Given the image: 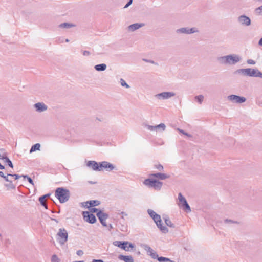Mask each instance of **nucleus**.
Instances as JSON below:
<instances>
[{
    "instance_id": "obj_1",
    "label": "nucleus",
    "mask_w": 262,
    "mask_h": 262,
    "mask_svg": "<svg viewBox=\"0 0 262 262\" xmlns=\"http://www.w3.org/2000/svg\"><path fill=\"white\" fill-rule=\"evenodd\" d=\"M242 60L241 57L237 54H230L217 58V61L222 64L234 65Z\"/></svg>"
},
{
    "instance_id": "obj_2",
    "label": "nucleus",
    "mask_w": 262,
    "mask_h": 262,
    "mask_svg": "<svg viewBox=\"0 0 262 262\" xmlns=\"http://www.w3.org/2000/svg\"><path fill=\"white\" fill-rule=\"evenodd\" d=\"M55 196L59 200L60 203L67 202L70 198V191L63 187L57 188L55 192Z\"/></svg>"
},
{
    "instance_id": "obj_3",
    "label": "nucleus",
    "mask_w": 262,
    "mask_h": 262,
    "mask_svg": "<svg viewBox=\"0 0 262 262\" xmlns=\"http://www.w3.org/2000/svg\"><path fill=\"white\" fill-rule=\"evenodd\" d=\"M143 184L149 188H152L156 190H160L163 185L162 182L151 178L145 179Z\"/></svg>"
},
{
    "instance_id": "obj_4",
    "label": "nucleus",
    "mask_w": 262,
    "mask_h": 262,
    "mask_svg": "<svg viewBox=\"0 0 262 262\" xmlns=\"http://www.w3.org/2000/svg\"><path fill=\"white\" fill-rule=\"evenodd\" d=\"M68 233L64 228H60L57 234V240L61 245H63L67 242Z\"/></svg>"
},
{
    "instance_id": "obj_5",
    "label": "nucleus",
    "mask_w": 262,
    "mask_h": 262,
    "mask_svg": "<svg viewBox=\"0 0 262 262\" xmlns=\"http://www.w3.org/2000/svg\"><path fill=\"white\" fill-rule=\"evenodd\" d=\"M178 200L179 201V206L180 207H182L187 212L191 211L189 204L181 193H179L178 194Z\"/></svg>"
},
{
    "instance_id": "obj_6",
    "label": "nucleus",
    "mask_w": 262,
    "mask_h": 262,
    "mask_svg": "<svg viewBox=\"0 0 262 262\" xmlns=\"http://www.w3.org/2000/svg\"><path fill=\"white\" fill-rule=\"evenodd\" d=\"M152 219L156 223L157 227L163 233H167L168 232L167 228L166 226H162V220L160 215L157 214Z\"/></svg>"
},
{
    "instance_id": "obj_7",
    "label": "nucleus",
    "mask_w": 262,
    "mask_h": 262,
    "mask_svg": "<svg viewBox=\"0 0 262 262\" xmlns=\"http://www.w3.org/2000/svg\"><path fill=\"white\" fill-rule=\"evenodd\" d=\"M227 99L232 103L237 104L244 103L246 101L245 97L233 94L228 96Z\"/></svg>"
},
{
    "instance_id": "obj_8",
    "label": "nucleus",
    "mask_w": 262,
    "mask_h": 262,
    "mask_svg": "<svg viewBox=\"0 0 262 262\" xmlns=\"http://www.w3.org/2000/svg\"><path fill=\"white\" fill-rule=\"evenodd\" d=\"M237 20L238 24L242 26L248 27L251 24V20L250 17L245 14L239 15L237 17Z\"/></svg>"
},
{
    "instance_id": "obj_9",
    "label": "nucleus",
    "mask_w": 262,
    "mask_h": 262,
    "mask_svg": "<svg viewBox=\"0 0 262 262\" xmlns=\"http://www.w3.org/2000/svg\"><path fill=\"white\" fill-rule=\"evenodd\" d=\"M199 32L198 29L195 28L183 27L176 30L177 34H191Z\"/></svg>"
},
{
    "instance_id": "obj_10",
    "label": "nucleus",
    "mask_w": 262,
    "mask_h": 262,
    "mask_svg": "<svg viewBox=\"0 0 262 262\" xmlns=\"http://www.w3.org/2000/svg\"><path fill=\"white\" fill-rule=\"evenodd\" d=\"M176 95V94L173 92H164L161 93L156 94L155 97L159 100L168 99Z\"/></svg>"
},
{
    "instance_id": "obj_11",
    "label": "nucleus",
    "mask_w": 262,
    "mask_h": 262,
    "mask_svg": "<svg viewBox=\"0 0 262 262\" xmlns=\"http://www.w3.org/2000/svg\"><path fill=\"white\" fill-rule=\"evenodd\" d=\"M83 216L84 220L89 223L94 224L96 222L95 216L88 211L83 212Z\"/></svg>"
},
{
    "instance_id": "obj_12",
    "label": "nucleus",
    "mask_w": 262,
    "mask_h": 262,
    "mask_svg": "<svg viewBox=\"0 0 262 262\" xmlns=\"http://www.w3.org/2000/svg\"><path fill=\"white\" fill-rule=\"evenodd\" d=\"M142 247L147 252V254L150 255L153 259H156L158 255L157 253L148 245L143 244Z\"/></svg>"
},
{
    "instance_id": "obj_13",
    "label": "nucleus",
    "mask_w": 262,
    "mask_h": 262,
    "mask_svg": "<svg viewBox=\"0 0 262 262\" xmlns=\"http://www.w3.org/2000/svg\"><path fill=\"white\" fill-rule=\"evenodd\" d=\"M99 167L100 168V171H102L103 168H104L107 171H111L115 168L113 164L107 161L100 162Z\"/></svg>"
},
{
    "instance_id": "obj_14",
    "label": "nucleus",
    "mask_w": 262,
    "mask_h": 262,
    "mask_svg": "<svg viewBox=\"0 0 262 262\" xmlns=\"http://www.w3.org/2000/svg\"><path fill=\"white\" fill-rule=\"evenodd\" d=\"M86 166L91 168L94 171H100V162L98 163L95 161H89L86 163Z\"/></svg>"
},
{
    "instance_id": "obj_15",
    "label": "nucleus",
    "mask_w": 262,
    "mask_h": 262,
    "mask_svg": "<svg viewBox=\"0 0 262 262\" xmlns=\"http://www.w3.org/2000/svg\"><path fill=\"white\" fill-rule=\"evenodd\" d=\"M34 107L37 112H43L47 110L48 106L43 102H38L34 105Z\"/></svg>"
},
{
    "instance_id": "obj_16",
    "label": "nucleus",
    "mask_w": 262,
    "mask_h": 262,
    "mask_svg": "<svg viewBox=\"0 0 262 262\" xmlns=\"http://www.w3.org/2000/svg\"><path fill=\"white\" fill-rule=\"evenodd\" d=\"M251 68H246V69H240L237 70L235 73L241 74L243 76H250L251 77Z\"/></svg>"
},
{
    "instance_id": "obj_17",
    "label": "nucleus",
    "mask_w": 262,
    "mask_h": 262,
    "mask_svg": "<svg viewBox=\"0 0 262 262\" xmlns=\"http://www.w3.org/2000/svg\"><path fill=\"white\" fill-rule=\"evenodd\" d=\"M149 177L156 178L161 180H164L169 178L170 176L165 173L158 172L155 173H151L149 174Z\"/></svg>"
},
{
    "instance_id": "obj_18",
    "label": "nucleus",
    "mask_w": 262,
    "mask_h": 262,
    "mask_svg": "<svg viewBox=\"0 0 262 262\" xmlns=\"http://www.w3.org/2000/svg\"><path fill=\"white\" fill-rule=\"evenodd\" d=\"M84 204L86 205L89 204V206H87V207L89 208L91 207L98 206L100 205V202L98 200H91L82 203V204L83 206H84Z\"/></svg>"
},
{
    "instance_id": "obj_19",
    "label": "nucleus",
    "mask_w": 262,
    "mask_h": 262,
    "mask_svg": "<svg viewBox=\"0 0 262 262\" xmlns=\"http://www.w3.org/2000/svg\"><path fill=\"white\" fill-rule=\"evenodd\" d=\"M144 26L143 24L142 23H135L129 25L128 27V30L130 31H134L140 28L143 27Z\"/></svg>"
},
{
    "instance_id": "obj_20",
    "label": "nucleus",
    "mask_w": 262,
    "mask_h": 262,
    "mask_svg": "<svg viewBox=\"0 0 262 262\" xmlns=\"http://www.w3.org/2000/svg\"><path fill=\"white\" fill-rule=\"evenodd\" d=\"M251 77H260L262 78V72L257 69H251Z\"/></svg>"
},
{
    "instance_id": "obj_21",
    "label": "nucleus",
    "mask_w": 262,
    "mask_h": 262,
    "mask_svg": "<svg viewBox=\"0 0 262 262\" xmlns=\"http://www.w3.org/2000/svg\"><path fill=\"white\" fill-rule=\"evenodd\" d=\"M120 260H123L125 262H134L133 258L132 256H125L120 255L118 257Z\"/></svg>"
},
{
    "instance_id": "obj_22",
    "label": "nucleus",
    "mask_w": 262,
    "mask_h": 262,
    "mask_svg": "<svg viewBox=\"0 0 262 262\" xmlns=\"http://www.w3.org/2000/svg\"><path fill=\"white\" fill-rule=\"evenodd\" d=\"M128 244V242L127 241H114L113 242V245L115 246L118 247L121 249H125L124 245H127Z\"/></svg>"
},
{
    "instance_id": "obj_23",
    "label": "nucleus",
    "mask_w": 262,
    "mask_h": 262,
    "mask_svg": "<svg viewBox=\"0 0 262 262\" xmlns=\"http://www.w3.org/2000/svg\"><path fill=\"white\" fill-rule=\"evenodd\" d=\"M97 216L99 221H101L102 220H106L108 217V215L107 213L102 212V211H100L97 212Z\"/></svg>"
},
{
    "instance_id": "obj_24",
    "label": "nucleus",
    "mask_w": 262,
    "mask_h": 262,
    "mask_svg": "<svg viewBox=\"0 0 262 262\" xmlns=\"http://www.w3.org/2000/svg\"><path fill=\"white\" fill-rule=\"evenodd\" d=\"M107 66L105 63L99 64L95 66L94 69L97 71H104L106 69Z\"/></svg>"
},
{
    "instance_id": "obj_25",
    "label": "nucleus",
    "mask_w": 262,
    "mask_h": 262,
    "mask_svg": "<svg viewBox=\"0 0 262 262\" xmlns=\"http://www.w3.org/2000/svg\"><path fill=\"white\" fill-rule=\"evenodd\" d=\"M166 225L171 228H174L175 225L173 224L168 217H163Z\"/></svg>"
},
{
    "instance_id": "obj_26",
    "label": "nucleus",
    "mask_w": 262,
    "mask_h": 262,
    "mask_svg": "<svg viewBox=\"0 0 262 262\" xmlns=\"http://www.w3.org/2000/svg\"><path fill=\"white\" fill-rule=\"evenodd\" d=\"M74 26L75 25L73 24L69 23H63L59 25V27L61 28H70Z\"/></svg>"
},
{
    "instance_id": "obj_27",
    "label": "nucleus",
    "mask_w": 262,
    "mask_h": 262,
    "mask_svg": "<svg viewBox=\"0 0 262 262\" xmlns=\"http://www.w3.org/2000/svg\"><path fill=\"white\" fill-rule=\"evenodd\" d=\"M7 157H8L5 150L4 148H0V159L4 161Z\"/></svg>"
},
{
    "instance_id": "obj_28",
    "label": "nucleus",
    "mask_w": 262,
    "mask_h": 262,
    "mask_svg": "<svg viewBox=\"0 0 262 262\" xmlns=\"http://www.w3.org/2000/svg\"><path fill=\"white\" fill-rule=\"evenodd\" d=\"M40 145L39 143H36L34 145H33L30 150V153H32L34 151H35L36 150H39L40 149Z\"/></svg>"
},
{
    "instance_id": "obj_29",
    "label": "nucleus",
    "mask_w": 262,
    "mask_h": 262,
    "mask_svg": "<svg viewBox=\"0 0 262 262\" xmlns=\"http://www.w3.org/2000/svg\"><path fill=\"white\" fill-rule=\"evenodd\" d=\"M45 196H41L39 198V201L40 203V204L43 206L46 209L48 208V206L47 204L46 203L45 201Z\"/></svg>"
},
{
    "instance_id": "obj_30",
    "label": "nucleus",
    "mask_w": 262,
    "mask_h": 262,
    "mask_svg": "<svg viewBox=\"0 0 262 262\" xmlns=\"http://www.w3.org/2000/svg\"><path fill=\"white\" fill-rule=\"evenodd\" d=\"M156 259H157L159 262H171L170 259L162 256L159 257L158 256Z\"/></svg>"
},
{
    "instance_id": "obj_31",
    "label": "nucleus",
    "mask_w": 262,
    "mask_h": 262,
    "mask_svg": "<svg viewBox=\"0 0 262 262\" xmlns=\"http://www.w3.org/2000/svg\"><path fill=\"white\" fill-rule=\"evenodd\" d=\"M194 99L197 101L199 104H201L204 99V96L202 95L196 96L194 97Z\"/></svg>"
},
{
    "instance_id": "obj_32",
    "label": "nucleus",
    "mask_w": 262,
    "mask_h": 262,
    "mask_svg": "<svg viewBox=\"0 0 262 262\" xmlns=\"http://www.w3.org/2000/svg\"><path fill=\"white\" fill-rule=\"evenodd\" d=\"M148 214L149 215V216L152 218L154 219V217L158 214L157 213H156L154 210L150 209H148L147 210Z\"/></svg>"
},
{
    "instance_id": "obj_33",
    "label": "nucleus",
    "mask_w": 262,
    "mask_h": 262,
    "mask_svg": "<svg viewBox=\"0 0 262 262\" xmlns=\"http://www.w3.org/2000/svg\"><path fill=\"white\" fill-rule=\"evenodd\" d=\"M154 167L159 171H163L164 170L163 166L160 164H155Z\"/></svg>"
},
{
    "instance_id": "obj_34",
    "label": "nucleus",
    "mask_w": 262,
    "mask_h": 262,
    "mask_svg": "<svg viewBox=\"0 0 262 262\" xmlns=\"http://www.w3.org/2000/svg\"><path fill=\"white\" fill-rule=\"evenodd\" d=\"M4 162L8 164V165L11 168L13 167V165L11 161L9 159L8 157H7L6 159L4 160Z\"/></svg>"
},
{
    "instance_id": "obj_35",
    "label": "nucleus",
    "mask_w": 262,
    "mask_h": 262,
    "mask_svg": "<svg viewBox=\"0 0 262 262\" xmlns=\"http://www.w3.org/2000/svg\"><path fill=\"white\" fill-rule=\"evenodd\" d=\"M51 262H59L60 259L56 254H54L51 257Z\"/></svg>"
},
{
    "instance_id": "obj_36",
    "label": "nucleus",
    "mask_w": 262,
    "mask_h": 262,
    "mask_svg": "<svg viewBox=\"0 0 262 262\" xmlns=\"http://www.w3.org/2000/svg\"><path fill=\"white\" fill-rule=\"evenodd\" d=\"M9 182V184H6L5 186L8 188L15 189V186L12 184V181L10 180Z\"/></svg>"
},
{
    "instance_id": "obj_37",
    "label": "nucleus",
    "mask_w": 262,
    "mask_h": 262,
    "mask_svg": "<svg viewBox=\"0 0 262 262\" xmlns=\"http://www.w3.org/2000/svg\"><path fill=\"white\" fill-rule=\"evenodd\" d=\"M22 177L24 179H27L29 183L34 185L33 181L30 177H28L27 175H22Z\"/></svg>"
},
{
    "instance_id": "obj_38",
    "label": "nucleus",
    "mask_w": 262,
    "mask_h": 262,
    "mask_svg": "<svg viewBox=\"0 0 262 262\" xmlns=\"http://www.w3.org/2000/svg\"><path fill=\"white\" fill-rule=\"evenodd\" d=\"M146 127H147V128L148 130H150V131L157 130H158V127H156V126H152V125H147Z\"/></svg>"
},
{
    "instance_id": "obj_39",
    "label": "nucleus",
    "mask_w": 262,
    "mask_h": 262,
    "mask_svg": "<svg viewBox=\"0 0 262 262\" xmlns=\"http://www.w3.org/2000/svg\"><path fill=\"white\" fill-rule=\"evenodd\" d=\"M120 83H121V85L122 86H125L126 88H129L130 87L129 85L128 84L126 83L124 79H122V78L120 79Z\"/></svg>"
},
{
    "instance_id": "obj_40",
    "label": "nucleus",
    "mask_w": 262,
    "mask_h": 262,
    "mask_svg": "<svg viewBox=\"0 0 262 262\" xmlns=\"http://www.w3.org/2000/svg\"><path fill=\"white\" fill-rule=\"evenodd\" d=\"M177 130L180 133H182V134L184 135H186L187 136V137H192V135H191L190 134H189L188 133L185 132L184 130L181 129H180V128H178Z\"/></svg>"
},
{
    "instance_id": "obj_41",
    "label": "nucleus",
    "mask_w": 262,
    "mask_h": 262,
    "mask_svg": "<svg viewBox=\"0 0 262 262\" xmlns=\"http://www.w3.org/2000/svg\"><path fill=\"white\" fill-rule=\"evenodd\" d=\"M156 127H158V129L162 128V130H164L166 128V126L164 123H160L159 125H156Z\"/></svg>"
},
{
    "instance_id": "obj_42",
    "label": "nucleus",
    "mask_w": 262,
    "mask_h": 262,
    "mask_svg": "<svg viewBox=\"0 0 262 262\" xmlns=\"http://www.w3.org/2000/svg\"><path fill=\"white\" fill-rule=\"evenodd\" d=\"M8 176H10V177H14L15 180H17L19 178L22 177L21 176L17 174H11V173H8Z\"/></svg>"
},
{
    "instance_id": "obj_43",
    "label": "nucleus",
    "mask_w": 262,
    "mask_h": 262,
    "mask_svg": "<svg viewBox=\"0 0 262 262\" xmlns=\"http://www.w3.org/2000/svg\"><path fill=\"white\" fill-rule=\"evenodd\" d=\"M256 11L258 14L262 15V6L257 8Z\"/></svg>"
},
{
    "instance_id": "obj_44",
    "label": "nucleus",
    "mask_w": 262,
    "mask_h": 262,
    "mask_svg": "<svg viewBox=\"0 0 262 262\" xmlns=\"http://www.w3.org/2000/svg\"><path fill=\"white\" fill-rule=\"evenodd\" d=\"M100 211H101V210L97 208H92L91 209H90V211L91 212L96 213V214L97 213V212H98Z\"/></svg>"
},
{
    "instance_id": "obj_45",
    "label": "nucleus",
    "mask_w": 262,
    "mask_h": 262,
    "mask_svg": "<svg viewBox=\"0 0 262 262\" xmlns=\"http://www.w3.org/2000/svg\"><path fill=\"white\" fill-rule=\"evenodd\" d=\"M106 220H102L101 221H100V222L102 225V226H104V227H107V225L106 224Z\"/></svg>"
},
{
    "instance_id": "obj_46",
    "label": "nucleus",
    "mask_w": 262,
    "mask_h": 262,
    "mask_svg": "<svg viewBox=\"0 0 262 262\" xmlns=\"http://www.w3.org/2000/svg\"><path fill=\"white\" fill-rule=\"evenodd\" d=\"M76 254L78 256H82L83 254V252L81 250H77L76 252Z\"/></svg>"
},
{
    "instance_id": "obj_47",
    "label": "nucleus",
    "mask_w": 262,
    "mask_h": 262,
    "mask_svg": "<svg viewBox=\"0 0 262 262\" xmlns=\"http://www.w3.org/2000/svg\"><path fill=\"white\" fill-rule=\"evenodd\" d=\"M82 54L83 56H89L91 53L89 51L85 50L82 52Z\"/></svg>"
},
{
    "instance_id": "obj_48",
    "label": "nucleus",
    "mask_w": 262,
    "mask_h": 262,
    "mask_svg": "<svg viewBox=\"0 0 262 262\" xmlns=\"http://www.w3.org/2000/svg\"><path fill=\"white\" fill-rule=\"evenodd\" d=\"M247 63L249 64H255V62L252 59H248L247 61Z\"/></svg>"
},
{
    "instance_id": "obj_49",
    "label": "nucleus",
    "mask_w": 262,
    "mask_h": 262,
    "mask_svg": "<svg viewBox=\"0 0 262 262\" xmlns=\"http://www.w3.org/2000/svg\"><path fill=\"white\" fill-rule=\"evenodd\" d=\"M132 3H133V0H129V1L127 2V3L124 7V8H126L128 7H129L132 4Z\"/></svg>"
},
{
    "instance_id": "obj_50",
    "label": "nucleus",
    "mask_w": 262,
    "mask_h": 262,
    "mask_svg": "<svg viewBox=\"0 0 262 262\" xmlns=\"http://www.w3.org/2000/svg\"><path fill=\"white\" fill-rule=\"evenodd\" d=\"M224 222L226 223H235L233 220H229V219L225 220Z\"/></svg>"
},
{
    "instance_id": "obj_51",
    "label": "nucleus",
    "mask_w": 262,
    "mask_h": 262,
    "mask_svg": "<svg viewBox=\"0 0 262 262\" xmlns=\"http://www.w3.org/2000/svg\"><path fill=\"white\" fill-rule=\"evenodd\" d=\"M9 176H8V173H7V176H4V177H3L5 179V180L7 182H9L10 180L8 179V177Z\"/></svg>"
},
{
    "instance_id": "obj_52",
    "label": "nucleus",
    "mask_w": 262,
    "mask_h": 262,
    "mask_svg": "<svg viewBox=\"0 0 262 262\" xmlns=\"http://www.w3.org/2000/svg\"><path fill=\"white\" fill-rule=\"evenodd\" d=\"M127 245H128V247H129V248L133 249V248H134V244H132V243H129V242H128V244Z\"/></svg>"
},
{
    "instance_id": "obj_53",
    "label": "nucleus",
    "mask_w": 262,
    "mask_h": 262,
    "mask_svg": "<svg viewBox=\"0 0 262 262\" xmlns=\"http://www.w3.org/2000/svg\"><path fill=\"white\" fill-rule=\"evenodd\" d=\"M92 262H104L102 259H93Z\"/></svg>"
},
{
    "instance_id": "obj_54",
    "label": "nucleus",
    "mask_w": 262,
    "mask_h": 262,
    "mask_svg": "<svg viewBox=\"0 0 262 262\" xmlns=\"http://www.w3.org/2000/svg\"><path fill=\"white\" fill-rule=\"evenodd\" d=\"M127 245H124L125 249H123L125 251H130V249H129V247L127 246Z\"/></svg>"
},
{
    "instance_id": "obj_55",
    "label": "nucleus",
    "mask_w": 262,
    "mask_h": 262,
    "mask_svg": "<svg viewBox=\"0 0 262 262\" xmlns=\"http://www.w3.org/2000/svg\"><path fill=\"white\" fill-rule=\"evenodd\" d=\"M258 45L260 46H262V37L259 39L258 41Z\"/></svg>"
},
{
    "instance_id": "obj_56",
    "label": "nucleus",
    "mask_w": 262,
    "mask_h": 262,
    "mask_svg": "<svg viewBox=\"0 0 262 262\" xmlns=\"http://www.w3.org/2000/svg\"><path fill=\"white\" fill-rule=\"evenodd\" d=\"M4 173L3 171H0V177L3 178L4 177Z\"/></svg>"
},
{
    "instance_id": "obj_57",
    "label": "nucleus",
    "mask_w": 262,
    "mask_h": 262,
    "mask_svg": "<svg viewBox=\"0 0 262 262\" xmlns=\"http://www.w3.org/2000/svg\"><path fill=\"white\" fill-rule=\"evenodd\" d=\"M50 195V194L48 193V194H46L45 195H43V196H45V199H46L47 198L49 197Z\"/></svg>"
},
{
    "instance_id": "obj_58",
    "label": "nucleus",
    "mask_w": 262,
    "mask_h": 262,
    "mask_svg": "<svg viewBox=\"0 0 262 262\" xmlns=\"http://www.w3.org/2000/svg\"><path fill=\"white\" fill-rule=\"evenodd\" d=\"M121 214H122V215H124L125 216H127V214L125 212H121Z\"/></svg>"
},
{
    "instance_id": "obj_59",
    "label": "nucleus",
    "mask_w": 262,
    "mask_h": 262,
    "mask_svg": "<svg viewBox=\"0 0 262 262\" xmlns=\"http://www.w3.org/2000/svg\"><path fill=\"white\" fill-rule=\"evenodd\" d=\"M52 220L55 221L56 223L58 222V221L56 219H52Z\"/></svg>"
},
{
    "instance_id": "obj_60",
    "label": "nucleus",
    "mask_w": 262,
    "mask_h": 262,
    "mask_svg": "<svg viewBox=\"0 0 262 262\" xmlns=\"http://www.w3.org/2000/svg\"><path fill=\"white\" fill-rule=\"evenodd\" d=\"M109 227H110V229H112V228H113V226H112V224H110V225H109Z\"/></svg>"
},
{
    "instance_id": "obj_61",
    "label": "nucleus",
    "mask_w": 262,
    "mask_h": 262,
    "mask_svg": "<svg viewBox=\"0 0 262 262\" xmlns=\"http://www.w3.org/2000/svg\"><path fill=\"white\" fill-rule=\"evenodd\" d=\"M144 60L146 62H150L153 63V61H149L148 60H146V59H144Z\"/></svg>"
},
{
    "instance_id": "obj_62",
    "label": "nucleus",
    "mask_w": 262,
    "mask_h": 262,
    "mask_svg": "<svg viewBox=\"0 0 262 262\" xmlns=\"http://www.w3.org/2000/svg\"><path fill=\"white\" fill-rule=\"evenodd\" d=\"M66 42H69V40L68 39H66Z\"/></svg>"
},
{
    "instance_id": "obj_63",
    "label": "nucleus",
    "mask_w": 262,
    "mask_h": 262,
    "mask_svg": "<svg viewBox=\"0 0 262 262\" xmlns=\"http://www.w3.org/2000/svg\"><path fill=\"white\" fill-rule=\"evenodd\" d=\"M123 216H124V215H123V216H122L121 218H122V219H124V217H123Z\"/></svg>"
},
{
    "instance_id": "obj_64",
    "label": "nucleus",
    "mask_w": 262,
    "mask_h": 262,
    "mask_svg": "<svg viewBox=\"0 0 262 262\" xmlns=\"http://www.w3.org/2000/svg\"><path fill=\"white\" fill-rule=\"evenodd\" d=\"M123 216H124V215H123V216H122L121 218H122V219H124V217H123Z\"/></svg>"
}]
</instances>
